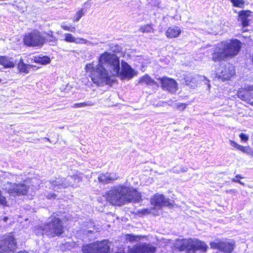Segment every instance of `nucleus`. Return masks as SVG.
Returning a JSON list of instances; mask_svg holds the SVG:
<instances>
[{"mask_svg":"<svg viewBox=\"0 0 253 253\" xmlns=\"http://www.w3.org/2000/svg\"><path fill=\"white\" fill-rule=\"evenodd\" d=\"M17 66L18 69L20 72L26 74H28L29 72L30 68L34 67L33 65L24 63L22 58L20 59Z\"/></svg>","mask_w":253,"mask_h":253,"instance_id":"nucleus-22","label":"nucleus"},{"mask_svg":"<svg viewBox=\"0 0 253 253\" xmlns=\"http://www.w3.org/2000/svg\"><path fill=\"white\" fill-rule=\"evenodd\" d=\"M232 181H233V182H238H238H239V181H240V180L237 179H236V178H233V179H232Z\"/></svg>","mask_w":253,"mask_h":253,"instance_id":"nucleus-41","label":"nucleus"},{"mask_svg":"<svg viewBox=\"0 0 253 253\" xmlns=\"http://www.w3.org/2000/svg\"><path fill=\"white\" fill-rule=\"evenodd\" d=\"M87 231L88 233H92L93 231L92 229H88Z\"/></svg>","mask_w":253,"mask_h":253,"instance_id":"nucleus-45","label":"nucleus"},{"mask_svg":"<svg viewBox=\"0 0 253 253\" xmlns=\"http://www.w3.org/2000/svg\"><path fill=\"white\" fill-rule=\"evenodd\" d=\"M117 46V49L119 50V48H120V47L119 46H118V45Z\"/></svg>","mask_w":253,"mask_h":253,"instance_id":"nucleus-48","label":"nucleus"},{"mask_svg":"<svg viewBox=\"0 0 253 253\" xmlns=\"http://www.w3.org/2000/svg\"><path fill=\"white\" fill-rule=\"evenodd\" d=\"M7 219H8V218L7 217H5L3 218V220L4 221H6Z\"/></svg>","mask_w":253,"mask_h":253,"instance_id":"nucleus-46","label":"nucleus"},{"mask_svg":"<svg viewBox=\"0 0 253 253\" xmlns=\"http://www.w3.org/2000/svg\"><path fill=\"white\" fill-rule=\"evenodd\" d=\"M35 62L42 65H46L50 62V59L47 56H33L29 58L28 62Z\"/></svg>","mask_w":253,"mask_h":253,"instance_id":"nucleus-19","label":"nucleus"},{"mask_svg":"<svg viewBox=\"0 0 253 253\" xmlns=\"http://www.w3.org/2000/svg\"><path fill=\"white\" fill-rule=\"evenodd\" d=\"M85 44L86 45H94L95 44V43H93L92 42H91V41H88L87 40H85ZM95 44H96V43H95Z\"/></svg>","mask_w":253,"mask_h":253,"instance_id":"nucleus-38","label":"nucleus"},{"mask_svg":"<svg viewBox=\"0 0 253 253\" xmlns=\"http://www.w3.org/2000/svg\"><path fill=\"white\" fill-rule=\"evenodd\" d=\"M64 41L67 42H75L76 38L72 34L69 33H65L64 35Z\"/></svg>","mask_w":253,"mask_h":253,"instance_id":"nucleus-26","label":"nucleus"},{"mask_svg":"<svg viewBox=\"0 0 253 253\" xmlns=\"http://www.w3.org/2000/svg\"><path fill=\"white\" fill-rule=\"evenodd\" d=\"M55 197V195L54 194H52L51 195L49 194L47 196L48 199H50L51 198H54Z\"/></svg>","mask_w":253,"mask_h":253,"instance_id":"nucleus-39","label":"nucleus"},{"mask_svg":"<svg viewBox=\"0 0 253 253\" xmlns=\"http://www.w3.org/2000/svg\"><path fill=\"white\" fill-rule=\"evenodd\" d=\"M238 183L243 185H244V183L243 182L241 181L240 180L239 181V182Z\"/></svg>","mask_w":253,"mask_h":253,"instance_id":"nucleus-47","label":"nucleus"},{"mask_svg":"<svg viewBox=\"0 0 253 253\" xmlns=\"http://www.w3.org/2000/svg\"><path fill=\"white\" fill-rule=\"evenodd\" d=\"M119 176L115 172L101 173L98 176L99 182L103 184H107L113 182L118 179Z\"/></svg>","mask_w":253,"mask_h":253,"instance_id":"nucleus-15","label":"nucleus"},{"mask_svg":"<svg viewBox=\"0 0 253 253\" xmlns=\"http://www.w3.org/2000/svg\"><path fill=\"white\" fill-rule=\"evenodd\" d=\"M235 74L234 67L232 65L228 64L224 67H220L217 73L216 77L223 81L228 80Z\"/></svg>","mask_w":253,"mask_h":253,"instance_id":"nucleus-12","label":"nucleus"},{"mask_svg":"<svg viewBox=\"0 0 253 253\" xmlns=\"http://www.w3.org/2000/svg\"><path fill=\"white\" fill-rule=\"evenodd\" d=\"M2 206L3 207L7 206V202L6 198L2 194V192L0 189V206Z\"/></svg>","mask_w":253,"mask_h":253,"instance_id":"nucleus-29","label":"nucleus"},{"mask_svg":"<svg viewBox=\"0 0 253 253\" xmlns=\"http://www.w3.org/2000/svg\"><path fill=\"white\" fill-rule=\"evenodd\" d=\"M3 189L10 195L19 196L26 195L29 189V186L26 182H7L3 185Z\"/></svg>","mask_w":253,"mask_h":253,"instance_id":"nucleus-6","label":"nucleus"},{"mask_svg":"<svg viewBox=\"0 0 253 253\" xmlns=\"http://www.w3.org/2000/svg\"><path fill=\"white\" fill-rule=\"evenodd\" d=\"M162 85V87L169 92L173 93L175 92L178 88V84L176 82L171 78L164 77L159 79Z\"/></svg>","mask_w":253,"mask_h":253,"instance_id":"nucleus-14","label":"nucleus"},{"mask_svg":"<svg viewBox=\"0 0 253 253\" xmlns=\"http://www.w3.org/2000/svg\"><path fill=\"white\" fill-rule=\"evenodd\" d=\"M16 247V242L14 237L7 235L0 241V253H13Z\"/></svg>","mask_w":253,"mask_h":253,"instance_id":"nucleus-11","label":"nucleus"},{"mask_svg":"<svg viewBox=\"0 0 253 253\" xmlns=\"http://www.w3.org/2000/svg\"><path fill=\"white\" fill-rule=\"evenodd\" d=\"M41 229L44 231L45 234L49 237L59 236L63 232L61 220L55 217L52 218L48 223L44 225Z\"/></svg>","mask_w":253,"mask_h":253,"instance_id":"nucleus-7","label":"nucleus"},{"mask_svg":"<svg viewBox=\"0 0 253 253\" xmlns=\"http://www.w3.org/2000/svg\"><path fill=\"white\" fill-rule=\"evenodd\" d=\"M151 204L159 209L164 207H169L172 205L169 198H166L163 194H155L150 199Z\"/></svg>","mask_w":253,"mask_h":253,"instance_id":"nucleus-13","label":"nucleus"},{"mask_svg":"<svg viewBox=\"0 0 253 253\" xmlns=\"http://www.w3.org/2000/svg\"><path fill=\"white\" fill-rule=\"evenodd\" d=\"M235 178H243V177L240 174L236 175Z\"/></svg>","mask_w":253,"mask_h":253,"instance_id":"nucleus-43","label":"nucleus"},{"mask_svg":"<svg viewBox=\"0 0 253 253\" xmlns=\"http://www.w3.org/2000/svg\"><path fill=\"white\" fill-rule=\"evenodd\" d=\"M126 239L129 242H134L139 241L140 238L138 236H135L133 235H127Z\"/></svg>","mask_w":253,"mask_h":253,"instance_id":"nucleus-28","label":"nucleus"},{"mask_svg":"<svg viewBox=\"0 0 253 253\" xmlns=\"http://www.w3.org/2000/svg\"><path fill=\"white\" fill-rule=\"evenodd\" d=\"M249 102L251 104L253 105V100L252 99H249Z\"/></svg>","mask_w":253,"mask_h":253,"instance_id":"nucleus-44","label":"nucleus"},{"mask_svg":"<svg viewBox=\"0 0 253 253\" xmlns=\"http://www.w3.org/2000/svg\"><path fill=\"white\" fill-rule=\"evenodd\" d=\"M211 248L219 251L217 253H231L235 247L234 242H229L226 240L215 239L210 243Z\"/></svg>","mask_w":253,"mask_h":253,"instance_id":"nucleus-9","label":"nucleus"},{"mask_svg":"<svg viewBox=\"0 0 253 253\" xmlns=\"http://www.w3.org/2000/svg\"><path fill=\"white\" fill-rule=\"evenodd\" d=\"M174 246L179 251H186L187 253H195L196 251L206 253L208 249L205 242L195 238L177 239Z\"/></svg>","mask_w":253,"mask_h":253,"instance_id":"nucleus-4","label":"nucleus"},{"mask_svg":"<svg viewBox=\"0 0 253 253\" xmlns=\"http://www.w3.org/2000/svg\"><path fill=\"white\" fill-rule=\"evenodd\" d=\"M241 46V42L236 39L222 41L214 47L212 60L220 61L226 58H232L238 54Z\"/></svg>","mask_w":253,"mask_h":253,"instance_id":"nucleus-3","label":"nucleus"},{"mask_svg":"<svg viewBox=\"0 0 253 253\" xmlns=\"http://www.w3.org/2000/svg\"><path fill=\"white\" fill-rule=\"evenodd\" d=\"M139 31L142 33L153 32V28L151 24L142 25L140 27Z\"/></svg>","mask_w":253,"mask_h":253,"instance_id":"nucleus-25","label":"nucleus"},{"mask_svg":"<svg viewBox=\"0 0 253 253\" xmlns=\"http://www.w3.org/2000/svg\"><path fill=\"white\" fill-rule=\"evenodd\" d=\"M235 6L242 7L244 4L243 0H230Z\"/></svg>","mask_w":253,"mask_h":253,"instance_id":"nucleus-32","label":"nucleus"},{"mask_svg":"<svg viewBox=\"0 0 253 253\" xmlns=\"http://www.w3.org/2000/svg\"><path fill=\"white\" fill-rule=\"evenodd\" d=\"M61 27L64 30L70 31L71 32H75L76 31V28L75 27L67 26L65 25V23H64L61 24Z\"/></svg>","mask_w":253,"mask_h":253,"instance_id":"nucleus-30","label":"nucleus"},{"mask_svg":"<svg viewBox=\"0 0 253 253\" xmlns=\"http://www.w3.org/2000/svg\"><path fill=\"white\" fill-rule=\"evenodd\" d=\"M44 226V225H41L40 226H38L36 228L35 230V232L37 235H43L45 234V231H43L41 229H42Z\"/></svg>","mask_w":253,"mask_h":253,"instance_id":"nucleus-33","label":"nucleus"},{"mask_svg":"<svg viewBox=\"0 0 253 253\" xmlns=\"http://www.w3.org/2000/svg\"><path fill=\"white\" fill-rule=\"evenodd\" d=\"M85 39L84 38H76L75 39V42L74 43L77 44H84L85 43Z\"/></svg>","mask_w":253,"mask_h":253,"instance_id":"nucleus-35","label":"nucleus"},{"mask_svg":"<svg viewBox=\"0 0 253 253\" xmlns=\"http://www.w3.org/2000/svg\"><path fill=\"white\" fill-rule=\"evenodd\" d=\"M139 83L147 85H152L156 84V82L148 75H145L142 77L139 81Z\"/></svg>","mask_w":253,"mask_h":253,"instance_id":"nucleus-23","label":"nucleus"},{"mask_svg":"<svg viewBox=\"0 0 253 253\" xmlns=\"http://www.w3.org/2000/svg\"><path fill=\"white\" fill-rule=\"evenodd\" d=\"M23 40L25 44L29 46H41L44 42V38L36 30L26 34Z\"/></svg>","mask_w":253,"mask_h":253,"instance_id":"nucleus-10","label":"nucleus"},{"mask_svg":"<svg viewBox=\"0 0 253 253\" xmlns=\"http://www.w3.org/2000/svg\"><path fill=\"white\" fill-rule=\"evenodd\" d=\"M246 92L244 90H240L238 92V96L239 98L243 100H247L248 99Z\"/></svg>","mask_w":253,"mask_h":253,"instance_id":"nucleus-31","label":"nucleus"},{"mask_svg":"<svg viewBox=\"0 0 253 253\" xmlns=\"http://www.w3.org/2000/svg\"><path fill=\"white\" fill-rule=\"evenodd\" d=\"M104 196L111 205L119 206L127 203L139 202L141 200L140 193L125 184H118L111 187Z\"/></svg>","mask_w":253,"mask_h":253,"instance_id":"nucleus-2","label":"nucleus"},{"mask_svg":"<svg viewBox=\"0 0 253 253\" xmlns=\"http://www.w3.org/2000/svg\"><path fill=\"white\" fill-rule=\"evenodd\" d=\"M83 253H108L109 246L106 240L95 242L83 246Z\"/></svg>","mask_w":253,"mask_h":253,"instance_id":"nucleus-8","label":"nucleus"},{"mask_svg":"<svg viewBox=\"0 0 253 253\" xmlns=\"http://www.w3.org/2000/svg\"><path fill=\"white\" fill-rule=\"evenodd\" d=\"M206 82H205V84H208V87H209V88H210V84H209V80H206Z\"/></svg>","mask_w":253,"mask_h":253,"instance_id":"nucleus-40","label":"nucleus"},{"mask_svg":"<svg viewBox=\"0 0 253 253\" xmlns=\"http://www.w3.org/2000/svg\"><path fill=\"white\" fill-rule=\"evenodd\" d=\"M15 61L12 58L5 56H0V64L5 68H11L15 66Z\"/></svg>","mask_w":253,"mask_h":253,"instance_id":"nucleus-17","label":"nucleus"},{"mask_svg":"<svg viewBox=\"0 0 253 253\" xmlns=\"http://www.w3.org/2000/svg\"><path fill=\"white\" fill-rule=\"evenodd\" d=\"M251 12L249 10L241 11L239 12V19L241 22V24L243 27H247L249 25L248 17L250 16Z\"/></svg>","mask_w":253,"mask_h":253,"instance_id":"nucleus-20","label":"nucleus"},{"mask_svg":"<svg viewBox=\"0 0 253 253\" xmlns=\"http://www.w3.org/2000/svg\"><path fill=\"white\" fill-rule=\"evenodd\" d=\"M84 12L83 9H81L79 10L76 14H75L73 21L74 22H78L80 20V19L84 15Z\"/></svg>","mask_w":253,"mask_h":253,"instance_id":"nucleus-27","label":"nucleus"},{"mask_svg":"<svg viewBox=\"0 0 253 253\" xmlns=\"http://www.w3.org/2000/svg\"><path fill=\"white\" fill-rule=\"evenodd\" d=\"M1 81H2V80H1V79H0V82H1Z\"/></svg>","mask_w":253,"mask_h":253,"instance_id":"nucleus-50","label":"nucleus"},{"mask_svg":"<svg viewBox=\"0 0 253 253\" xmlns=\"http://www.w3.org/2000/svg\"><path fill=\"white\" fill-rule=\"evenodd\" d=\"M57 34H59V32H57Z\"/></svg>","mask_w":253,"mask_h":253,"instance_id":"nucleus-49","label":"nucleus"},{"mask_svg":"<svg viewBox=\"0 0 253 253\" xmlns=\"http://www.w3.org/2000/svg\"><path fill=\"white\" fill-rule=\"evenodd\" d=\"M187 105L185 103H178L176 105V108L180 111H183L186 108Z\"/></svg>","mask_w":253,"mask_h":253,"instance_id":"nucleus-34","label":"nucleus"},{"mask_svg":"<svg viewBox=\"0 0 253 253\" xmlns=\"http://www.w3.org/2000/svg\"><path fill=\"white\" fill-rule=\"evenodd\" d=\"M94 105V103H93L91 101L88 100L84 102L75 103L72 106V107L73 108H85L92 106Z\"/></svg>","mask_w":253,"mask_h":253,"instance_id":"nucleus-24","label":"nucleus"},{"mask_svg":"<svg viewBox=\"0 0 253 253\" xmlns=\"http://www.w3.org/2000/svg\"><path fill=\"white\" fill-rule=\"evenodd\" d=\"M180 29L177 27L169 28L166 32V35L169 38H174L179 36L181 33Z\"/></svg>","mask_w":253,"mask_h":253,"instance_id":"nucleus-21","label":"nucleus"},{"mask_svg":"<svg viewBox=\"0 0 253 253\" xmlns=\"http://www.w3.org/2000/svg\"><path fill=\"white\" fill-rule=\"evenodd\" d=\"M187 170V168H186V169H184L183 168H181V171H182L183 172L186 171Z\"/></svg>","mask_w":253,"mask_h":253,"instance_id":"nucleus-42","label":"nucleus"},{"mask_svg":"<svg viewBox=\"0 0 253 253\" xmlns=\"http://www.w3.org/2000/svg\"><path fill=\"white\" fill-rule=\"evenodd\" d=\"M52 34L53 33L52 32H50V33L47 34L48 38H49V41L53 42L56 40L55 38L53 36Z\"/></svg>","mask_w":253,"mask_h":253,"instance_id":"nucleus-37","label":"nucleus"},{"mask_svg":"<svg viewBox=\"0 0 253 253\" xmlns=\"http://www.w3.org/2000/svg\"><path fill=\"white\" fill-rule=\"evenodd\" d=\"M239 137L241 138V139L244 142H247L249 139V136L243 133H241L239 135Z\"/></svg>","mask_w":253,"mask_h":253,"instance_id":"nucleus-36","label":"nucleus"},{"mask_svg":"<svg viewBox=\"0 0 253 253\" xmlns=\"http://www.w3.org/2000/svg\"><path fill=\"white\" fill-rule=\"evenodd\" d=\"M229 142L231 145L235 147L236 149L253 157V149L251 148L250 146L245 147L242 146L232 140H230Z\"/></svg>","mask_w":253,"mask_h":253,"instance_id":"nucleus-16","label":"nucleus"},{"mask_svg":"<svg viewBox=\"0 0 253 253\" xmlns=\"http://www.w3.org/2000/svg\"><path fill=\"white\" fill-rule=\"evenodd\" d=\"M223 25L221 23H211L207 30L209 33L217 35L223 30Z\"/></svg>","mask_w":253,"mask_h":253,"instance_id":"nucleus-18","label":"nucleus"},{"mask_svg":"<svg viewBox=\"0 0 253 253\" xmlns=\"http://www.w3.org/2000/svg\"><path fill=\"white\" fill-rule=\"evenodd\" d=\"M97 64H86L85 72L94 84L99 86L113 84L114 78L129 80L136 75L135 71L125 61H122L120 71L119 58L115 54L104 52L99 55Z\"/></svg>","mask_w":253,"mask_h":253,"instance_id":"nucleus-1","label":"nucleus"},{"mask_svg":"<svg viewBox=\"0 0 253 253\" xmlns=\"http://www.w3.org/2000/svg\"><path fill=\"white\" fill-rule=\"evenodd\" d=\"M81 181V176L78 174L68 175L66 178L59 176L49 181L46 186L54 191L59 192L69 187L76 186Z\"/></svg>","mask_w":253,"mask_h":253,"instance_id":"nucleus-5","label":"nucleus"}]
</instances>
